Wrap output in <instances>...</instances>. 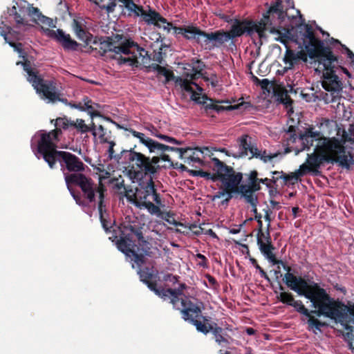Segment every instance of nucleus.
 I'll list each match as a JSON object with an SVG mask.
<instances>
[{
  "mask_svg": "<svg viewBox=\"0 0 354 354\" xmlns=\"http://www.w3.org/2000/svg\"><path fill=\"white\" fill-rule=\"evenodd\" d=\"M299 138L303 149L315 147L313 152L308 154L306 159L307 163L315 171V176L319 175V168L324 163H338L346 169H350L353 165V155L346 150L339 138L322 136V133L315 132L313 127H309Z\"/></svg>",
  "mask_w": 354,
  "mask_h": 354,
  "instance_id": "obj_2",
  "label": "nucleus"
},
{
  "mask_svg": "<svg viewBox=\"0 0 354 354\" xmlns=\"http://www.w3.org/2000/svg\"><path fill=\"white\" fill-rule=\"evenodd\" d=\"M187 288V286L184 283H181L179 284V286L177 288H171L172 293L174 295L177 299H180V297L185 296L183 294V290H185Z\"/></svg>",
  "mask_w": 354,
  "mask_h": 354,
  "instance_id": "obj_54",
  "label": "nucleus"
},
{
  "mask_svg": "<svg viewBox=\"0 0 354 354\" xmlns=\"http://www.w3.org/2000/svg\"><path fill=\"white\" fill-rule=\"evenodd\" d=\"M259 172L255 170H251L245 174L247 183H241L243 178V174L236 171L231 167V171L229 183H227V198L221 202L222 205L227 204L233 198L240 196L244 198L245 201L250 205L254 206L257 201L256 192L261 189L262 178L259 177Z\"/></svg>",
  "mask_w": 354,
  "mask_h": 354,
  "instance_id": "obj_7",
  "label": "nucleus"
},
{
  "mask_svg": "<svg viewBox=\"0 0 354 354\" xmlns=\"http://www.w3.org/2000/svg\"><path fill=\"white\" fill-rule=\"evenodd\" d=\"M179 277L177 275H173L171 274H167L164 276L165 281H169L173 284H175L178 282Z\"/></svg>",
  "mask_w": 354,
  "mask_h": 354,
  "instance_id": "obj_64",
  "label": "nucleus"
},
{
  "mask_svg": "<svg viewBox=\"0 0 354 354\" xmlns=\"http://www.w3.org/2000/svg\"><path fill=\"white\" fill-rule=\"evenodd\" d=\"M295 308V310L299 313L301 315H304L308 317V329L309 330H313L314 333L317 334V332L314 330H321L320 328L322 326H326V324L324 322H322L317 318L314 317L311 315V313H313V310L309 311L305 306L303 304L302 301L301 300H295L292 303V306ZM314 311L317 310V308H315ZM314 314L317 315L315 313Z\"/></svg>",
  "mask_w": 354,
  "mask_h": 354,
  "instance_id": "obj_21",
  "label": "nucleus"
},
{
  "mask_svg": "<svg viewBox=\"0 0 354 354\" xmlns=\"http://www.w3.org/2000/svg\"><path fill=\"white\" fill-rule=\"evenodd\" d=\"M17 64H21L23 66L24 70L28 74V82L32 84L36 93L41 98L48 100L49 102L53 103L64 102V99L61 98V93L55 79L45 80L37 68H32L31 62L26 59L24 62H17Z\"/></svg>",
  "mask_w": 354,
  "mask_h": 354,
  "instance_id": "obj_11",
  "label": "nucleus"
},
{
  "mask_svg": "<svg viewBox=\"0 0 354 354\" xmlns=\"http://www.w3.org/2000/svg\"><path fill=\"white\" fill-rule=\"evenodd\" d=\"M92 103L93 102L91 100L87 97H85L83 98L82 102H79L77 104L75 105V106L81 111H86V108L90 106Z\"/></svg>",
  "mask_w": 354,
  "mask_h": 354,
  "instance_id": "obj_55",
  "label": "nucleus"
},
{
  "mask_svg": "<svg viewBox=\"0 0 354 354\" xmlns=\"http://www.w3.org/2000/svg\"><path fill=\"white\" fill-rule=\"evenodd\" d=\"M146 147L149 149L151 153H156L158 155L161 152H164L165 145L160 143L153 139H150L149 142H147Z\"/></svg>",
  "mask_w": 354,
  "mask_h": 354,
  "instance_id": "obj_36",
  "label": "nucleus"
},
{
  "mask_svg": "<svg viewBox=\"0 0 354 354\" xmlns=\"http://www.w3.org/2000/svg\"><path fill=\"white\" fill-rule=\"evenodd\" d=\"M66 185L77 205L85 207L88 203H94L95 195H97V208L105 207L104 201L106 189L101 182L95 184L92 178L84 174H72L66 175Z\"/></svg>",
  "mask_w": 354,
  "mask_h": 354,
  "instance_id": "obj_6",
  "label": "nucleus"
},
{
  "mask_svg": "<svg viewBox=\"0 0 354 354\" xmlns=\"http://www.w3.org/2000/svg\"><path fill=\"white\" fill-rule=\"evenodd\" d=\"M274 95L277 97V100L285 105L286 108H291L293 100L288 95V91L283 87H278L274 90Z\"/></svg>",
  "mask_w": 354,
  "mask_h": 354,
  "instance_id": "obj_31",
  "label": "nucleus"
},
{
  "mask_svg": "<svg viewBox=\"0 0 354 354\" xmlns=\"http://www.w3.org/2000/svg\"><path fill=\"white\" fill-rule=\"evenodd\" d=\"M182 305L183 308L181 309V314L184 320L189 321L196 326L198 331L205 335L212 332L218 345L228 348L233 341V338L227 333L233 331L232 325L221 324V326H219L216 323L208 324V319L206 317H203L202 322L197 319L201 314V308L198 304L184 299L182 301Z\"/></svg>",
  "mask_w": 354,
  "mask_h": 354,
  "instance_id": "obj_5",
  "label": "nucleus"
},
{
  "mask_svg": "<svg viewBox=\"0 0 354 354\" xmlns=\"http://www.w3.org/2000/svg\"><path fill=\"white\" fill-rule=\"evenodd\" d=\"M143 20L148 24H153L158 28L161 27L160 23H165L166 19L162 17L158 12L149 9V12L145 10V15L142 17Z\"/></svg>",
  "mask_w": 354,
  "mask_h": 354,
  "instance_id": "obj_29",
  "label": "nucleus"
},
{
  "mask_svg": "<svg viewBox=\"0 0 354 354\" xmlns=\"http://www.w3.org/2000/svg\"><path fill=\"white\" fill-rule=\"evenodd\" d=\"M251 139V137L247 134L241 136L238 139V153L233 154L234 158H244L248 156L250 153V156H249V159L256 158H259L264 162H268L278 156V153H277L267 154L266 150L263 151L259 150L257 147L252 145Z\"/></svg>",
  "mask_w": 354,
  "mask_h": 354,
  "instance_id": "obj_14",
  "label": "nucleus"
},
{
  "mask_svg": "<svg viewBox=\"0 0 354 354\" xmlns=\"http://www.w3.org/2000/svg\"><path fill=\"white\" fill-rule=\"evenodd\" d=\"M162 75H163L165 77V83H167L171 80L176 82V79L178 77H175L174 72L167 68L166 69V72H164Z\"/></svg>",
  "mask_w": 354,
  "mask_h": 354,
  "instance_id": "obj_59",
  "label": "nucleus"
},
{
  "mask_svg": "<svg viewBox=\"0 0 354 354\" xmlns=\"http://www.w3.org/2000/svg\"><path fill=\"white\" fill-rule=\"evenodd\" d=\"M271 173L273 175H278L279 179H283L284 185H287L288 183L294 185L297 182L299 177L303 176L308 173H312L313 174L315 175V171L310 165L307 163V160H306L305 163L300 165L299 169L295 173L286 174H284L282 171H273Z\"/></svg>",
  "mask_w": 354,
  "mask_h": 354,
  "instance_id": "obj_20",
  "label": "nucleus"
},
{
  "mask_svg": "<svg viewBox=\"0 0 354 354\" xmlns=\"http://www.w3.org/2000/svg\"><path fill=\"white\" fill-rule=\"evenodd\" d=\"M303 133H300L299 136L296 133V127L295 126L290 125L288 131L286 132L287 137L286 138V141L288 142V145H290L291 143H295L297 140H299L301 142V140H300V136Z\"/></svg>",
  "mask_w": 354,
  "mask_h": 354,
  "instance_id": "obj_39",
  "label": "nucleus"
},
{
  "mask_svg": "<svg viewBox=\"0 0 354 354\" xmlns=\"http://www.w3.org/2000/svg\"><path fill=\"white\" fill-rule=\"evenodd\" d=\"M209 33V37L207 38L210 40V46H207L209 50H212L215 48H221L225 43L230 40L229 33L224 30H218Z\"/></svg>",
  "mask_w": 354,
  "mask_h": 354,
  "instance_id": "obj_26",
  "label": "nucleus"
},
{
  "mask_svg": "<svg viewBox=\"0 0 354 354\" xmlns=\"http://www.w3.org/2000/svg\"><path fill=\"white\" fill-rule=\"evenodd\" d=\"M287 17L286 9L284 8L281 0L276 1L270 5L266 12L263 14L262 18L257 21V33L260 39L266 37V32L279 35V41L284 44L288 38L286 34H282L280 31L281 24Z\"/></svg>",
  "mask_w": 354,
  "mask_h": 354,
  "instance_id": "obj_10",
  "label": "nucleus"
},
{
  "mask_svg": "<svg viewBox=\"0 0 354 354\" xmlns=\"http://www.w3.org/2000/svg\"><path fill=\"white\" fill-rule=\"evenodd\" d=\"M157 296L162 299L163 300L170 299V303L173 305L174 308L178 310L181 312V309L183 308L182 305V301L186 299L187 301H192L189 297L185 296L184 298L181 297V299H177L172 293L171 288H161L159 291V293L157 294Z\"/></svg>",
  "mask_w": 354,
  "mask_h": 354,
  "instance_id": "obj_28",
  "label": "nucleus"
},
{
  "mask_svg": "<svg viewBox=\"0 0 354 354\" xmlns=\"http://www.w3.org/2000/svg\"><path fill=\"white\" fill-rule=\"evenodd\" d=\"M304 31H300L301 40H302V44L304 47V50L296 53L297 61L301 60L304 62H307V58L309 57L308 50L315 47V48L319 49V43H322L321 45L324 48H330L328 46H325L324 41L316 37L314 30L312 26L309 24H304L303 26Z\"/></svg>",
  "mask_w": 354,
  "mask_h": 354,
  "instance_id": "obj_15",
  "label": "nucleus"
},
{
  "mask_svg": "<svg viewBox=\"0 0 354 354\" xmlns=\"http://www.w3.org/2000/svg\"><path fill=\"white\" fill-rule=\"evenodd\" d=\"M136 145L129 150H122L121 158L124 164L128 165L127 171L128 177L133 181L142 180L145 177H154L160 169L157 165L158 159L150 158L136 150Z\"/></svg>",
  "mask_w": 354,
  "mask_h": 354,
  "instance_id": "obj_9",
  "label": "nucleus"
},
{
  "mask_svg": "<svg viewBox=\"0 0 354 354\" xmlns=\"http://www.w3.org/2000/svg\"><path fill=\"white\" fill-rule=\"evenodd\" d=\"M173 216V214L168 212L166 213H163V214L160 215V217L167 221V223L174 225V226L183 225V224L178 221H176L174 218L171 219L170 218Z\"/></svg>",
  "mask_w": 354,
  "mask_h": 354,
  "instance_id": "obj_52",
  "label": "nucleus"
},
{
  "mask_svg": "<svg viewBox=\"0 0 354 354\" xmlns=\"http://www.w3.org/2000/svg\"><path fill=\"white\" fill-rule=\"evenodd\" d=\"M159 205H154L152 202L150 201H143L142 203H136V206L139 208H145L148 210V212L151 214H156L158 216H160V215L163 214V213L161 212L160 207H158Z\"/></svg>",
  "mask_w": 354,
  "mask_h": 354,
  "instance_id": "obj_35",
  "label": "nucleus"
},
{
  "mask_svg": "<svg viewBox=\"0 0 354 354\" xmlns=\"http://www.w3.org/2000/svg\"><path fill=\"white\" fill-rule=\"evenodd\" d=\"M263 212L265 213L264 218L268 222L267 230H269L270 231V223L272 221V218H271L270 215L272 213V212L269 208L263 209Z\"/></svg>",
  "mask_w": 354,
  "mask_h": 354,
  "instance_id": "obj_62",
  "label": "nucleus"
},
{
  "mask_svg": "<svg viewBox=\"0 0 354 354\" xmlns=\"http://www.w3.org/2000/svg\"><path fill=\"white\" fill-rule=\"evenodd\" d=\"M153 158L158 159L157 165H159V162L160 160L169 162H171L169 156L165 153V152H161L158 155L153 156Z\"/></svg>",
  "mask_w": 354,
  "mask_h": 354,
  "instance_id": "obj_61",
  "label": "nucleus"
},
{
  "mask_svg": "<svg viewBox=\"0 0 354 354\" xmlns=\"http://www.w3.org/2000/svg\"><path fill=\"white\" fill-rule=\"evenodd\" d=\"M230 29L227 31L230 35V40L236 37H239L243 35L252 36L254 32H257V24L255 21L248 19H234Z\"/></svg>",
  "mask_w": 354,
  "mask_h": 354,
  "instance_id": "obj_18",
  "label": "nucleus"
},
{
  "mask_svg": "<svg viewBox=\"0 0 354 354\" xmlns=\"http://www.w3.org/2000/svg\"><path fill=\"white\" fill-rule=\"evenodd\" d=\"M10 46H12L15 51L19 53V57H22L24 59L26 57V53H24L22 44L21 43H15L12 41H7Z\"/></svg>",
  "mask_w": 354,
  "mask_h": 354,
  "instance_id": "obj_56",
  "label": "nucleus"
},
{
  "mask_svg": "<svg viewBox=\"0 0 354 354\" xmlns=\"http://www.w3.org/2000/svg\"><path fill=\"white\" fill-rule=\"evenodd\" d=\"M338 132L339 138L342 139L344 145L347 142L354 144V124H349L347 131L341 127L340 131Z\"/></svg>",
  "mask_w": 354,
  "mask_h": 354,
  "instance_id": "obj_34",
  "label": "nucleus"
},
{
  "mask_svg": "<svg viewBox=\"0 0 354 354\" xmlns=\"http://www.w3.org/2000/svg\"><path fill=\"white\" fill-rule=\"evenodd\" d=\"M126 8L133 12L137 17H142L145 15V10L143 7L136 4L133 1H130V3L126 5Z\"/></svg>",
  "mask_w": 354,
  "mask_h": 354,
  "instance_id": "obj_41",
  "label": "nucleus"
},
{
  "mask_svg": "<svg viewBox=\"0 0 354 354\" xmlns=\"http://www.w3.org/2000/svg\"><path fill=\"white\" fill-rule=\"evenodd\" d=\"M105 207H102L101 209H98L99 214H100V222L102 223V227L105 230L106 232H111V229L112 228V225L111 223V221H109L106 220L104 216H103V211L104 210Z\"/></svg>",
  "mask_w": 354,
  "mask_h": 354,
  "instance_id": "obj_44",
  "label": "nucleus"
},
{
  "mask_svg": "<svg viewBox=\"0 0 354 354\" xmlns=\"http://www.w3.org/2000/svg\"><path fill=\"white\" fill-rule=\"evenodd\" d=\"M118 248L127 257H131L130 253L133 250L131 248L133 240L126 236L122 235L117 243Z\"/></svg>",
  "mask_w": 354,
  "mask_h": 354,
  "instance_id": "obj_32",
  "label": "nucleus"
},
{
  "mask_svg": "<svg viewBox=\"0 0 354 354\" xmlns=\"http://www.w3.org/2000/svg\"><path fill=\"white\" fill-rule=\"evenodd\" d=\"M129 131L136 138H138L140 142L144 145L145 147L149 142L151 138L147 137L144 133L135 131L134 129H130Z\"/></svg>",
  "mask_w": 354,
  "mask_h": 354,
  "instance_id": "obj_49",
  "label": "nucleus"
},
{
  "mask_svg": "<svg viewBox=\"0 0 354 354\" xmlns=\"http://www.w3.org/2000/svg\"><path fill=\"white\" fill-rule=\"evenodd\" d=\"M72 121L65 118H58L55 121V129L49 132H43L41 133L40 139L37 142V150H39L43 140L46 143H51L53 145H57V142L60 140L59 137L62 134V129H66L71 126Z\"/></svg>",
  "mask_w": 354,
  "mask_h": 354,
  "instance_id": "obj_17",
  "label": "nucleus"
},
{
  "mask_svg": "<svg viewBox=\"0 0 354 354\" xmlns=\"http://www.w3.org/2000/svg\"><path fill=\"white\" fill-rule=\"evenodd\" d=\"M71 127H74L82 133L88 132V126L82 119H77L76 122L72 121Z\"/></svg>",
  "mask_w": 354,
  "mask_h": 354,
  "instance_id": "obj_45",
  "label": "nucleus"
},
{
  "mask_svg": "<svg viewBox=\"0 0 354 354\" xmlns=\"http://www.w3.org/2000/svg\"><path fill=\"white\" fill-rule=\"evenodd\" d=\"M97 135H98L102 143H106L111 141V131L105 129L102 125L97 127Z\"/></svg>",
  "mask_w": 354,
  "mask_h": 354,
  "instance_id": "obj_37",
  "label": "nucleus"
},
{
  "mask_svg": "<svg viewBox=\"0 0 354 354\" xmlns=\"http://www.w3.org/2000/svg\"><path fill=\"white\" fill-rule=\"evenodd\" d=\"M84 24L82 19H74L72 23L73 29L77 37V38L84 42L91 37V33L86 30L84 28Z\"/></svg>",
  "mask_w": 354,
  "mask_h": 354,
  "instance_id": "obj_30",
  "label": "nucleus"
},
{
  "mask_svg": "<svg viewBox=\"0 0 354 354\" xmlns=\"http://www.w3.org/2000/svg\"><path fill=\"white\" fill-rule=\"evenodd\" d=\"M200 28L198 27L194 26H187L186 27V30L185 32L184 37L187 40H196L198 32L200 31Z\"/></svg>",
  "mask_w": 354,
  "mask_h": 354,
  "instance_id": "obj_40",
  "label": "nucleus"
},
{
  "mask_svg": "<svg viewBox=\"0 0 354 354\" xmlns=\"http://www.w3.org/2000/svg\"><path fill=\"white\" fill-rule=\"evenodd\" d=\"M176 84L180 86L185 91L190 93V98L192 101L195 102L196 104L203 105V102H204L205 100H203V96L200 97L192 87V84H194L198 90L202 91V88L198 84L189 81L187 78L183 77H178L176 81Z\"/></svg>",
  "mask_w": 354,
  "mask_h": 354,
  "instance_id": "obj_25",
  "label": "nucleus"
},
{
  "mask_svg": "<svg viewBox=\"0 0 354 354\" xmlns=\"http://www.w3.org/2000/svg\"><path fill=\"white\" fill-rule=\"evenodd\" d=\"M278 261L276 265H281L286 271L283 278L286 286L299 295L309 299L312 306L317 308L313 313L318 317L324 315L331 319L345 321L348 324L347 328H351L354 323V304L348 307L343 302L335 300L319 283L296 276L297 272L295 270L282 260L278 259Z\"/></svg>",
  "mask_w": 354,
  "mask_h": 354,
  "instance_id": "obj_1",
  "label": "nucleus"
},
{
  "mask_svg": "<svg viewBox=\"0 0 354 354\" xmlns=\"http://www.w3.org/2000/svg\"><path fill=\"white\" fill-rule=\"evenodd\" d=\"M203 100H205L204 102H203L202 109H203V112L208 116L213 117V113L216 112L217 113H222L225 111H232L237 109H239L241 106L243 105V103H241L236 105H227L223 106L220 104H228L229 101L227 100H216L215 99H212L209 97L207 95H203Z\"/></svg>",
  "mask_w": 354,
  "mask_h": 354,
  "instance_id": "obj_19",
  "label": "nucleus"
},
{
  "mask_svg": "<svg viewBox=\"0 0 354 354\" xmlns=\"http://www.w3.org/2000/svg\"><path fill=\"white\" fill-rule=\"evenodd\" d=\"M57 145H53L51 143H46L43 140L40 149L37 150L44 160L48 164L51 169H56L57 163L59 164L60 169L62 171L66 180V175L72 174H82L86 166L75 154L65 151L57 149Z\"/></svg>",
  "mask_w": 354,
  "mask_h": 354,
  "instance_id": "obj_8",
  "label": "nucleus"
},
{
  "mask_svg": "<svg viewBox=\"0 0 354 354\" xmlns=\"http://www.w3.org/2000/svg\"><path fill=\"white\" fill-rule=\"evenodd\" d=\"M278 299L283 304H287L288 306H292V303L295 301V298L293 295L289 292H281L278 297Z\"/></svg>",
  "mask_w": 354,
  "mask_h": 354,
  "instance_id": "obj_43",
  "label": "nucleus"
},
{
  "mask_svg": "<svg viewBox=\"0 0 354 354\" xmlns=\"http://www.w3.org/2000/svg\"><path fill=\"white\" fill-rule=\"evenodd\" d=\"M295 54L296 53L294 50L288 49L286 50V56L284 58L286 64H289V65L291 66L297 64V61Z\"/></svg>",
  "mask_w": 354,
  "mask_h": 354,
  "instance_id": "obj_47",
  "label": "nucleus"
},
{
  "mask_svg": "<svg viewBox=\"0 0 354 354\" xmlns=\"http://www.w3.org/2000/svg\"><path fill=\"white\" fill-rule=\"evenodd\" d=\"M100 105L98 104H91L90 106H88L86 108L88 113L91 115V118H93L94 117H100L102 116L100 111L97 110V108H99Z\"/></svg>",
  "mask_w": 354,
  "mask_h": 354,
  "instance_id": "obj_50",
  "label": "nucleus"
},
{
  "mask_svg": "<svg viewBox=\"0 0 354 354\" xmlns=\"http://www.w3.org/2000/svg\"><path fill=\"white\" fill-rule=\"evenodd\" d=\"M257 241L261 252L270 263H272L273 265H275L279 262L276 258L275 254L273 253L274 248L271 242V237L269 230H266V235H265V236L257 237Z\"/></svg>",
  "mask_w": 354,
  "mask_h": 354,
  "instance_id": "obj_22",
  "label": "nucleus"
},
{
  "mask_svg": "<svg viewBox=\"0 0 354 354\" xmlns=\"http://www.w3.org/2000/svg\"><path fill=\"white\" fill-rule=\"evenodd\" d=\"M198 34L196 41L205 50H208L207 46H210V40L207 39L209 33L201 29Z\"/></svg>",
  "mask_w": 354,
  "mask_h": 354,
  "instance_id": "obj_38",
  "label": "nucleus"
},
{
  "mask_svg": "<svg viewBox=\"0 0 354 354\" xmlns=\"http://www.w3.org/2000/svg\"><path fill=\"white\" fill-rule=\"evenodd\" d=\"M322 43H319L322 44ZM319 49L315 47L309 49V57L317 60L319 64L324 66L322 87L330 94H326L324 100L326 102H336L341 99L340 92L342 90V83L339 77L335 74L334 63H338V56L333 54L331 48H323L319 46Z\"/></svg>",
  "mask_w": 354,
  "mask_h": 354,
  "instance_id": "obj_4",
  "label": "nucleus"
},
{
  "mask_svg": "<svg viewBox=\"0 0 354 354\" xmlns=\"http://www.w3.org/2000/svg\"><path fill=\"white\" fill-rule=\"evenodd\" d=\"M139 274L140 281L143 283H145L146 281H148L151 280L153 277L152 272H151L150 268L148 267H145L143 268H140L138 271Z\"/></svg>",
  "mask_w": 354,
  "mask_h": 354,
  "instance_id": "obj_42",
  "label": "nucleus"
},
{
  "mask_svg": "<svg viewBox=\"0 0 354 354\" xmlns=\"http://www.w3.org/2000/svg\"><path fill=\"white\" fill-rule=\"evenodd\" d=\"M279 180L278 175H274L272 178H262V184L265 185L267 188H272V185H276Z\"/></svg>",
  "mask_w": 354,
  "mask_h": 354,
  "instance_id": "obj_51",
  "label": "nucleus"
},
{
  "mask_svg": "<svg viewBox=\"0 0 354 354\" xmlns=\"http://www.w3.org/2000/svg\"><path fill=\"white\" fill-rule=\"evenodd\" d=\"M162 75H163L165 77V83H167L171 80L176 82V79L178 77H175L174 72L167 68L166 69V72H164Z\"/></svg>",
  "mask_w": 354,
  "mask_h": 354,
  "instance_id": "obj_58",
  "label": "nucleus"
},
{
  "mask_svg": "<svg viewBox=\"0 0 354 354\" xmlns=\"http://www.w3.org/2000/svg\"><path fill=\"white\" fill-rule=\"evenodd\" d=\"M118 52H122V55L117 56L119 64H127L138 68L143 66L147 68L151 62V57L143 48L131 39H124V41L117 47Z\"/></svg>",
  "mask_w": 354,
  "mask_h": 354,
  "instance_id": "obj_13",
  "label": "nucleus"
},
{
  "mask_svg": "<svg viewBox=\"0 0 354 354\" xmlns=\"http://www.w3.org/2000/svg\"><path fill=\"white\" fill-rule=\"evenodd\" d=\"M212 160L214 162V173L205 171L202 169L189 170V172L193 176H200L213 182L221 181V185L219 187V190L213 196L212 200L215 201L221 198H225L227 196V183L230 180L231 166L227 165L217 158H213Z\"/></svg>",
  "mask_w": 354,
  "mask_h": 354,
  "instance_id": "obj_12",
  "label": "nucleus"
},
{
  "mask_svg": "<svg viewBox=\"0 0 354 354\" xmlns=\"http://www.w3.org/2000/svg\"><path fill=\"white\" fill-rule=\"evenodd\" d=\"M189 229L196 236L203 234V227L198 226L196 224H192Z\"/></svg>",
  "mask_w": 354,
  "mask_h": 354,
  "instance_id": "obj_63",
  "label": "nucleus"
},
{
  "mask_svg": "<svg viewBox=\"0 0 354 354\" xmlns=\"http://www.w3.org/2000/svg\"><path fill=\"white\" fill-rule=\"evenodd\" d=\"M150 290L153 291L156 295L159 293L161 288H157V283L156 281H151V280L145 283Z\"/></svg>",
  "mask_w": 354,
  "mask_h": 354,
  "instance_id": "obj_60",
  "label": "nucleus"
},
{
  "mask_svg": "<svg viewBox=\"0 0 354 354\" xmlns=\"http://www.w3.org/2000/svg\"><path fill=\"white\" fill-rule=\"evenodd\" d=\"M205 67V65L201 59L193 60L192 72L185 73L187 79L189 77V80L191 82L196 80L202 75V71Z\"/></svg>",
  "mask_w": 354,
  "mask_h": 354,
  "instance_id": "obj_33",
  "label": "nucleus"
},
{
  "mask_svg": "<svg viewBox=\"0 0 354 354\" xmlns=\"http://www.w3.org/2000/svg\"><path fill=\"white\" fill-rule=\"evenodd\" d=\"M48 36L52 39H55L59 43L63 48L66 50L81 51L91 53H95L96 55L104 56L107 52H113L114 55L113 57L118 60L117 56L122 55V52H118L117 47L124 41V39L120 35H117L115 39L117 41L113 40L111 37H97L91 35V37L84 41V45L77 43L75 40L72 39L69 34H66L63 30L57 29L48 30Z\"/></svg>",
  "mask_w": 354,
  "mask_h": 354,
  "instance_id": "obj_3",
  "label": "nucleus"
},
{
  "mask_svg": "<svg viewBox=\"0 0 354 354\" xmlns=\"http://www.w3.org/2000/svg\"><path fill=\"white\" fill-rule=\"evenodd\" d=\"M10 15L14 16V19L17 24H24V18L17 12V8L13 6L10 11Z\"/></svg>",
  "mask_w": 354,
  "mask_h": 354,
  "instance_id": "obj_57",
  "label": "nucleus"
},
{
  "mask_svg": "<svg viewBox=\"0 0 354 354\" xmlns=\"http://www.w3.org/2000/svg\"><path fill=\"white\" fill-rule=\"evenodd\" d=\"M341 127H342L337 124V121L324 118L322 120L319 126L321 131H317V133H322V136L326 137L334 136L333 134L335 133V135L339 137V133L338 131H340ZM314 131L317 132V131Z\"/></svg>",
  "mask_w": 354,
  "mask_h": 354,
  "instance_id": "obj_27",
  "label": "nucleus"
},
{
  "mask_svg": "<svg viewBox=\"0 0 354 354\" xmlns=\"http://www.w3.org/2000/svg\"><path fill=\"white\" fill-rule=\"evenodd\" d=\"M144 225L145 224L137 221L129 222L123 225L122 235L131 238V240L135 236L140 243H146L143 236Z\"/></svg>",
  "mask_w": 354,
  "mask_h": 354,
  "instance_id": "obj_23",
  "label": "nucleus"
},
{
  "mask_svg": "<svg viewBox=\"0 0 354 354\" xmlns=\"http://www.w3.org/2000/svg\"><path fill=\"white\" fill-rule=\"evenodd\" d=\"M153 177H149V179L145 182L142 180H136L138 182V187L136 189V192L133 194V203H142L148 201V198L151 196L152 200L157 204L161 205V199L160 194L155 188Z\"/></svg>",
  "mask_w": 354,
  "mask_h": 354,
  "instance_id": "obj_16",
  "label": "nucleus"
},
{
  "mask_svg": "<svg viewBox=\"0 0 354 354\" xmlns=\"http://www.w3.org/2000/svg\"><path fill=\"white\" fill-rule=\"evenodd\" d=\"M129 257L138 266H141L145 263V257L142 254H138L134 250L130 253Z\"/></svg>",
  "mask_w": 354,
  "mask_h": 354,
  "instance_id": "obj_46",
  "label": "nucleus"
},
{
  "mask_svg": "<svg viewBox=\"0 0 354 354\" xmlns=\"http://www.w3.org/2000/svg\"><path fill=\"white\" fill-rule=\"evenodd\" d=\"M207 147L203 148V149L199 147H185L183 148V150L180 156V158L183 160L185 163L191 164L197 162L201 165H203V160L199 157V154H203L204 153V150H207Z\"/></svg>",
  "mask_w": 354,
  "mask_h": 354,
  "instance_id": "obj_24",
  "label": "nucleus"
},
{
  "mask_svg": "<svg viewBox=\"0 0 354 354\" xmlns=\"http://www.w3.org/2000/svg\"><path fill=\"white\" fill-rule=\"evenodd\" d=\"M28 15L32 18V20L35 23H37L39 19V17L41 15V12H40L38 8L33 7L32 6H30L28 8Z\"/></svg>",
  "mask_w": 354,
  "mask_h": 354,
  "instance_id": "obj_48",
  "label": "nucleus"
},
{
  "mask_svg": "<svg viewBox=\"0 0 354 354\" xmlns=\"http://www.w3.org/2000/svg\"><path fill=\"white\" fill-rule=\"evenodd\" d=\"M36 24L46 26L48 27H55L53 19L43 15L42 14Z\"/></svg>",
  "mask_w": 354,
  "mask_h": 354,
  "instance_id": "obj_53",
  "label": "nucleus"
}]
</instances>
